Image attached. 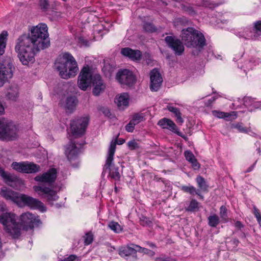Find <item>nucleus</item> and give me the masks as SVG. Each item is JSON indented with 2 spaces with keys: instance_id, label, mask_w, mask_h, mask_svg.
I'll return each instance as SVG.
<instances>
[{
  "instance_id": "1",
  "label": "nucleus",
  "mask_w": 261,
  "mask_h": 261,
  "mask_svg": "<svg viewBox=\"0 0 261 261\" xmlns=\"http://www.w3.org/2000/svg\"><path fill=\"white\" fill-rule=\"evenodd\" d=\"M47 30L46 24L39 23L32 27L30 35L23 34L17 39L15 49L23 65L33 63L36 54L50 46Z\"/></svg>"
},
{
  "instance_id": "2",
  "label": "nucleus",
  "mask_w": 261,
  "mask_h": 261,
  "mask_svg": "<svg viewBox=\"0 0 261 261\" xmlns=\"http://www.w3.org/2000/svg\"><path fill=\"white\" fill-rule=\"evenodd\" d=\"M0 195L6 200L11 201L19 206L27 205L32 208L38 209L42 212L46 211L45 206L40 200L25 194H19L6 187L1 188Z\"/></svg>"
},
{
  "instance_id": "3",
  "label": "nucleus",
  "mask_w": 261,
  "mask_h": 261,
  "mask_svg": "<svg viewBox=\"0 0 261 261\" xmlns=\"http://www.w3.org/2000/svg\"><path fill=\"white\" fill-rule=\"evenodd\" d=\"M92 83L94 85L93 94L95 96H98L106 88L100 75L95 74L92 76L90 67L84 66L78 77V86L80 89L85 91Z\"/></svg>"
},
{
  "instance_id": "4",
  "label": "nucleus",
  "mask_w": 261,
  "mask_h": 261,
  "mask_svg": "<svg viewBox=\"0 0 261 261\" xmlns=\"http://www.w3.org/2000/svg\"><path fill=\"white\" fill-rule=\"evenodd\" d=\"M55 67L61 77L64 79L74 77L79 70L76 60L69 53L59 55L56 60Z\"/></svg>"
},
{
  "instance_id": "5",
  "label": "nucleus",
  "mask_w": 261,
  "mask_h": 261,
  "mask_svg": "<svg viewBox=\"0 0 261 261\" xmlns=\"http://www.w3.org/2000/svg\"><path fill=\"white\" fill-rule=\"evenodd\" d=\"M17 216L7 212L5 205H0V223L4 226L6 231L13 239H18L20 236V229L16 222Z\"/></svg>"
},
{
  "instance_id": "6",
  "label": "nucleus",
  "mask_w": 261,
  "mask_h": 261,
  "mask_svg": "<svg viewBox=\"0 0 261 261\" xmlns=\"http://www.w3.org/2000/svg\"><path fill=\"white\" fill-rule=\"evenodd\" d=\"M182 41L187 47L197 48L199 50L206 44L204 35L193 28L189 27L181 31Z\"/></svg>"
},
{
  "instance_id": "7",
  "label": "nucleus",
  "mask_w": 261,
  "mask_h": 261,
  "mask_svg": "<svg viewBox=\"0 0 261 261\" xmlns=\"http://www.w3.org/2000/svg\"><path fill=\"white\" fill-rule=\"evenodd\" d=\"M115 149L116 143L112 142L109 146L107 158L103 168L102 174H105L107 172H108L111 178L116 181H119L121 177L120 174L119 172V167H115L112 165Z\"/></svg>"
},
{
  "instance_id": "8",
  "label": "nucleus",
  "mask_w": 261,
  "mask_h": 261,
  "mask_svg": "<svg viewBox=\"0 0 261 261\" xmlns=\"http://www.w3.org/2000/svg\"><path fill=\"white\" fill-rule=\"evenodd\" d=\"M17 127L4 118H0V140L13 141L18 137Z\"/></svg>"
},
{
  "instance_id": "9",
  "label": "nucleus",
  "mask_w": 261,
  "mask_h": 261,
  "mask_svg": "<svg viewBox=\"0 0 261 261\" xmlns=\"http://www.w3.org/2000/svg\"><path fill=\"white\" fill-rule=\"evenodd\" d=\"M253 27H246L236 32L240 38L245 40H255L261 36V21L254 22Z\"/></svg>"
},
{
  "instance_id": "10",
  "label": "nucleus",
  "mask_w": 261,
  "mask_h": 261,
  "mask_svg": "<svg viewBox=\"0 0 261 261\" xmlns=\"http://www.w3.org/2000/svg\"><path fill=\"white\" fill-rule=\"evenodd\" d=\"M89 124L88 117H79L72 120L70 122V130L72 136L77 138L83 136Z\"/></svg>"
},
{
  "instance_id": "11",
  "label": "nucleus",
  "mask_w": 261,
  "mask_h": 261,
  "mask_svg": "<svg viewBox=\"0 0 261 261\" xmlns=\"http://www.w3.org/2000/svg\"><path fill=\"white\" fill-rule=\"evenodd\" d=\"M85 144V141L83 139L79 142L71 140L66 147L65 154L73 167L76 166V162H72L77 160L78 155L81 152V149Z\"/></svg>"
},
{
  "instance_id": "12",
  "label": "nucleus",
  "mask_w": 261,
  "mask_h": 261,
  "mask_svg": "<svg viewBox=\"0 0 261 261\" xmlns=\"http://www.w3.org/2000/svg\"><path fill=\"white\" fill-rule=\"evenodd\" d=\"M20 221L21 222L20 224L17 222V221L16 222L19 224L20 229L21 226H22L23 229L25 230L32 229L35 226H38L41 223V221L38 216L29 212L22 214L20 216Z\"/></svg>"
},
{
  "instance_id": "13",
  "label": "nucleus",
  "mask_w": 261,
  "mask_h": 261,
  "mask_svg": "<svg viewBox=\"0 0 261 261\" xmlns=\"http://www.w3.org/2000/svg\"><path fill=\"white\" fill-rule=\"evenodd\" d=\"M116 79L122 87H131L136 82V77L130 70L120 69L116 74Z\"/></svg>"
},
{
  "instance_id": "14",
  "label": "nucleus",
  "mask_w": 261,
  "mask_h": 261,
  "mask_svg": "<svg viewBox=\"0 0 261 261\" xmlns=\"http://www.w3.org/2000/svg\"><path fill=\"white\" fill-rule=\"evenodd\" d=\"M15 67L10 61L0 62V87L12 78Z\"/></svg>"
},
{
  "instance_id": "15",
  "label": "nucleus",
  "mask_w": 261,
  "mask_h": 261,
  "mask_svg": "<svg viewBox=\"0 0 261 261\" xmlns=\"http://www.w3.org/2000/svg\"><path fill=\"white\" fill-rule=\"evenodd\" d=\"M34 190L43 198L46 199L47 202L53 205V202L59 199L57 192L52 189L44 186H34Z\"/></svg>"
},
{
  "instance_id": "16",
  "label": "nucleus",
  "mask_w": 261,
  "mask_h": 261,
  "mask_svg": "<svg viewBox=\"0 0 261 261\" xmlns=\"http://www.w3.org/2000/svg\"><path fill=\"white\" fill-rule=\"evenodd\" d=\"M11 167L18 172L25 173H34L40 170V166L33 163L14 162L12 164Z\"/></svg>"
},
{
  "instance_id": "17",
  "label": "nucleus",
  "mask_w": 261,
  "mask_h": 261,
  "mask_svg": "<svg viewBox=\"0 0 261 261\" xmlns=\"http://www.w3.org/2000/svg\"><path fill=\"white\" fill-rule=\"evenodd\" d=\"M165 41L176 55H181L185 51L182 41L176 38L174 36H167L165 38Z\"/></svg>"
},
{
  "instance_id": "18",
  "label": "nucleus",
  "mask_w": 261,
  "mask_h": 261,
  "mask_svg": "<svg viewBox=\"0 0 261 261\" xmlns=\"http://www.w3.org/2000/svg\"><path fill=\"white\" fill-rule=\"evenodd\" d=\"M57 171L54 168L49 169L46 172L37 175L34 180L36 181L46 183L50 185L54 183L57 177Z\"/></svg>"
},
{
  "instance_id": "19",
  "label": "nucleus",
  "mask_w": 261,
  "mask_h": 261,
  "mask_svg": "<svg viewBox=\"0 0 261 261\" xmlns=\"http://www.w3.org/2000/svg\"><path fill=\"white\" fill-rule=\"evenodd\" d=\"M150 89L152 91H158L162 84L163 79L157 68L152 69L150 73Z\"/></svg>"
},
{
  "instance_id": "20",
  "label": "nucleus",
  "mask_w": 261,
  "mask_h": 261,
  "mask_svg": "<svg viewBox=\"0 0 261 261\" xmlns=\"http://www.w3.org/2000/svg\"><path fill=\"white\" fill-rule=\"evenodd\" d=\"M121 54L134 61H139L142 56L140 50H134L129 47L122 48L121 50Z\"/></svg>"
},
{
  "instance_id": "21",
  "label": "nucleus",
  "mask_w": 261,
  "mask_h": 261,
  "mask_svg": "<svg viewBox=\"0 0 261 261\" xmlns=\"http://www.w3.org/2000/svg\"><path fill=\"white\" fill-rule=\"evenodd\" d=\"M132 244L130 245H128L125 246L121 247L119 248V254L121 257L126 259H127L128 257L130 256H135L136 257L137 248L132 246Z\"/></svg>"
},
{
  "instance_id": "22",
  "label": "nucleus",
  "mask_w": 261,
  "mask_h": 261,
  "mask_svg": "<svg viewBox=\"0 0 261 261\" xmlns=\"http://www.w3.org/2000/svg\"><path fill=\"white\" fill-rule=\"evenodd\" d=\"M158 125L164 129H168L176 133L178 135L181 136L179 132L177 130V127L175 123L169 119L164 118L161 119L158 122Z\"/></svg>"
},
{
  "instance_id": "23",
  "label": "nucleus",
  "mask_w": 261,
  "mask_h": 261,
  "mask_svg": "<svg viewBox=\"0 0 261 261\" xmlns=\"http://www.w3.org/2000/svg\"><path fill=\"white\" fill-rule=\"evenodd\" d=\"M213 116L218 118H223L226 121H230L236 119L237 118V112L231 111L229 113L223 112L217 110H213L212 111Z\"/></svg>"
},
{
  "instance_id": "24",
  "label": "nucleus",
  "mask_w": 261,
  "mask_h": 261,
  "mask_svg": "<svg viewBox=\"0 0 261 261\" xmlns=\"http://www.w3.org/2000/svg\"><path fill=\"white\" fill-rule=\"evenodd\" d=\"M184 155L187 161L191 164L192 168L194 170H199L200 168V164L198 162L195 155L190 150H186Z\"/></svg>"
},
{
  "instance_id": "25",
  "label": "nucleus",
  "mask_w": 261,
  "mask_h": 261,
  "mask_svg": "<svg viewBox=\"0 0 261 261\" xmlns=\"http://www.w3.org/2000/svg\"><path fill=\"white\" fill-rule=\"evenodd\" d=\"M244 105L250 111L253 109L258 108L260 104L259 102L255 101L254 98L250 97H245L243 98Z\"/></svg>"
},
{
  "instance_id": "26",
  "label": "nucleus",
  "mask_w": 261,
  "mask_h": 261,
  "mask_svg": "<svg viewBox=\"0 0 261 261\" xmlns=\"http://www.w3.org/2000/svg\"><path fill=\"white\" fill-rule=\"evenodd\" d=\"M78 100L75 96L67 97L66 100L65 108L69 113H72L74 110Z\"/></svg>"
},
{
  "instance_id": "27",
  "label": "nucleus",
  "mask_w": 261,
  "mask_h": 261,
  "mask_svg": "<svg viewBox=\"0 0 261 261\" xmlns=\"http://www.w3.org/2000/svg\"><path fill=\"white\" fill-rule=\"evenodd\" d=\"M181 190L185 193L190 194V195H194V194L197 195L199 197V198L201 200H203L204 197L201 194L199 190H197L193 186H183L181 187Z\"/></svg>"
},
{
  "instance_id": "28",
  "label": "nucleus",
  "mask_w": 261,
  "mask_h": 261,
  "mask_svg": "<svg viewBox=\"0 0 261 261\" xmlns=\"http://www.w3.org/2000/svg\"><path fill=\"white\" fill-rule=\"evenodd\" d=\"M116 103L119 108L122 106H128L129 103V95L128 94L124 93L121 94L117 98Z\"/></svg>"
},
{
  "instance_id": "29",
  "label": "nucleus",
  "mask_w": 261,
  "mask_h": 261,
  "mask_svg": "<svg viewBox=\"0 0 261 261\" xmlns=\"http://www.w3.org/2000/svg\"><path fill=\"white\" fill-rule=\"evenodd\" d=\"M167 110L174 114L175 116L176 117V121L177 123L181 124L184 122V120L181 116V114L179 109L171 106H167Z\"/></svg>"
},
{
  "instance_id": "30",
  "label": "nucleus",
  "mask_w": 261,
  "mask_h": 261,
  "mask_svg": "<svg viewBox=\"0 0 261 261\" xmlns=\"http://www.w3.org/2000/svg\"><path fill=\"white\" fill-rule=\"evenodd\" d=\"M196 181L200 191L205 192L207 191L208 185L206 180L201 176L198 175L196 178Z\"/></svg>"
},
{
  "instance_id": "31",
  "label": "nucleus",
  "mask_w": 261,
  "mask_h": 261,
  "mask_svg": "<svg viewBox=\"0 0 261 261\" xmlns=\"http://www.w3.org/2000/svg\"><path fill=\"white\" fill-rule=\"evenodd\" d=\"M0 175L6 183L12 182L15 180L14 176L2 168H0Z\"/></svg>"
},
{
  "instance_id": "32",
  "label": "nucleus",
  "mask_w": 261,
  "mask_h": 261,
  "mask_svg": "<svg viewBox=\"0 0 261 261\" xmlns=\"http://www.w3.org/2000/svg\"><path fill=\"white\" fill-rule=\"evenodd\" d=\"M115 68L114 66L110 64H105L102 68V70L105 75L107 77H111L114 72Z\"/></svg>"
},
{
  "instance_id": "33",
  "label": "nucleus",
  "mask_w": 261,
  "mask_h": 261,
  "mask_svg": "<svg viewBox=\"0 0 261 261\" xmlns=\"http://www.w3.org/2000/svg\"><path fill=\"white\" fill-rule=\"evenodd\" d=\"M181 10L188 15L194 16L197 14V11L190 4H181Z\"/></svg>"
},
{
  "instance_id": "34",
  "label": "nucleus",
  "mask_w": 261,
  "mask_h": 261,
  "mask_svg": "<svg viewBox=\"0 0 261 261\" xmlns=\"http://www.w3.org/2000/svg\"><path fill=\"white\" fill-rule=\"evenodd\" d=\"M108 227L116 233H119L123 230V227L118 222L114 221H110Z\"/></svg>"
},
{
  "instance_id": "35",
  "label": "nucleus",
  "mask_w": 261,
  "mask_h": 261,
  "mask_svg": "<svg viewBox=\"0 0 261 261\" xmlns=\"http://www.w3.org/2000/svg\"><path fill=\"white\" fill-rule=\"evenodd\" d=\"M208 224L212 227H216L220 223V218L216 214L210 216L208 218Z\"/></svg>"
},
{
  "instance_id": "36",
  "label": "nucleus",
  "mask_w": 261,
  "mask_h": 261,
  "mask_svg": "<svg viewBox=\"0 0 261 261\" xmlns=\"http://www.w3.org/2000/svg\"><path fill=\"white\" fill-rule=\"evenodd\" d=\"M132 245L135 247L136 248H137V252H138L147 254L150 257H152L155 255V252L153 251L149 250L147 248L142 247L139 245H136L134 244H132Z\"/></svg>"
},
{
  "instance_id": "37",
  "label": "nucleus",
  "mask_w": 261,
  "mask_h": 261,
  "mask_svg": "<svg viewBox=\"0 0 261 261\" xmlns=\"http://www.w3.org/2000/svg\"><path fill=\"white\" fill-rule=\"evenodd\" d=\"M220 216L224 223L228 222L227 209L225 205H222L220 208Z\"/></svg>"
},
{
  "instance_id": "38",
  "label": "nucleus",
  "mask_w": 261,
  "mask_h": 261,
  "mask_svg": "<svg viewBox=\"0 0 261 261\" xmlns=\"http://www.w3.org/2000/svg\"><path fill=\"white\" fill-rule=\"evenodd\" d=\"M231 128H234L238 130V132L240 133H248L247 128L246 127H244L243 124L241 122H237L232 123L230 125Z\"/></svg>"
},
{
  "instance_id": "39",
  "label": "nucleus",
  "mask_w": 261,
  "mask_h": 261,
  "mask_svg": "<svg viewBox=\"0 0 261 261\" xmlns=\"http://www.w3.org/2000/svg\"><path fill=\"white\" fill-rule=\"evenodd\" d=\"M198 202L194 199H192L188 206L186 207V211L188 212H194L198 210Z\"/></svg>"
},
{
  "instance_id": "40",
  "label": "nucleus",
  "mask_w": 261,
  "mask_h": 261,
  "mask_svg": "<svg viewBox=\"0 0 261 261\" xmlns=\"http://www.w3.org/2000/svg\"><path fill=\"white\" fill-rule=\"evenodd\" d=\"M143 28L145 32L148 33H154L157 31L156 28L151 22H144L143 25Z\"/></svg>"
},
{
  "instance_id": "41",
  "label": "nucleus",
  "mask_w": 261,
  "mask_h": 261,
  "mask_svg": "<svg viewBox=\"0 0 261 261\" xmlns=\"http://www.w3.org/2000/svg\"><path fill=\"white\" fill-rule=\"evenodd\" d=\"M8 35L7 31H4L0 34V48L5 50L6 46V39Z\"/></svg>"
},
{
  "instance_id": "42",
  "label": "nucleus",
  "mask_w": 261,
  "mask_h": 261,
  "mask_svg": "<svg viewBox=\"0 0 261 261\" xmlns=\"http://www.w3.org/2000/svg\"><path fill=\"white\" fill-rule=\"evenodd\" d=\"M39 6L42 11L46 12L50 7L49 0H39Z\"/></svg>"
},
{
  "instance_id": "43",
  "label": "nucleus",
  "mask_w": 261,
  "mask_h": 261,
  "mask_svg": "<svg viewBox=\"0 0 261 261\" xmlns=\"http://www.w3.org/2000/svg\"><path fill=\"white\" fill-rule=\"evenodd\" d=\"M84 243L85 245H89L91 244L94 240V236L92 232H87L85 235L83 237Z\"/></svg>"
},
{
  "instance_id": "44",
  "label": "nucleus",
  "mask_w": 261,
  "mask_h": 261,
  "mask_svg": "<svg viewBox=\"0 0 261 261\" xmlns=\"http://www.w3.org/2000/svg\"><path fill=\"white\" fill-rule=\"evenodd\" d=\"M18 95L17 90L10 89L7 93V96L10 100H15L18 97Z\"/></svg>"
},
{
  "instance_id": "45",
  "label": "nucleus",
  "mask_w": 261,
  "mask_h": 261,
  "mask_svg": "<svg viewBox=\"0 0 261 261\" xmlns=\"http://www.w3.org/2000/svg\"><path fill=\"white\" fill-rule=\"evenodd\" d=\"M140 224L143 226H150L152 224L149 218L143 215L140 217Z\"/></svg>"
},
{
  "instance_id": "46",
  "label": "nucleus",
  "mask_w": 261,
  "mask_h": 261,
  "mask_svg": "<svg viewBox=\"0 0 261 261\" xmlns=\"http://www.w3.org/2000/svg\"><path fill=\"white\" fill-rule=\"evenodd\" d=\"M143 120L144 116H143L142 114H136L133 116L131 120L132 121V122L135 123V124L137 125L140 122L143 121Z\"/></svg>"
},
{
  "instance_id": "47",
  "label": "nucleus",
  "mask_w": 261,
  "mask_h": 261,
  "mask_svg": "<svg viewBox=\"0 0 261 261\" xmlns=\"http://www.w3.org/2000/svg\"><path fill=\"white\" fill-rule=\"evenodd\" d=\"M202 4L203 6L210 9H214L220 5V4L215 3L210 1H203Z\"/></svg>"
},
{
  "instance_id": "48",
  "label": "nucleus",
  "mask_w": 261,
  "mask_h": 261,
  "mask_svg": "<svg viewBox=\"0 0 261 261\" xmlns=\"http://www.w3.org/2000/svg\"><path fill=\"white\" fill-rule=\"evenodd\" d=\"M135 125V123L132 122V121L130 120L125 126V130L127 132L132 133L134 131Z\"/></svg>"
},
{
  "instance_id": "49",
  "label": "nucleus",
  "mask_w": 261,
  "mask_h": 261,
  "mask_svg": "<svg viewBox=\"0 0 261 261\" xmlns=\"http://www.w3.org/2000/svg\"><path fill=\"white\" fill-rule=\"evenodd\" d=\"M154 261H177L175 258L170 257H157L154 259Z\"/></svg>"
},
{
  "instance_id": "50",
  "label": "nucleus",
  "mask_w": 261,
  "mask_h": 261,
  "mask_svg": "<svg viewBox=\"0 0 261 261\" xmlns=\"http://www.w3.org/2000/svg\"><path fill=\"white\" fill-rule=\"evenodd\" d=\"M127 144L129 148L131 149H135L138 147V144L135 140L129 141Z\"/></svg>"
},
{
  "instance_id": "51",
  "label": "nucleus",
  "mask_w": 261,
  "mask_h": 261,
  "mask_svg": "<svg viewBox=\"0 0 261 261\" xmlns=\"http://www.w3.org/2000/svg\"><path fill=\"white\" fill-rule=\"evenodd\" d=\"M216 96H213L205 102V106L207 107H211L212 103L216 100Z\"/></svg>"
},
{
  "instance_id": "52",
  "label": "nucleus",
  "mask_w": 261,
  "mask_h": 261,
  "mask_svg": "<svg viewBox=\"0 0 261 261\" xmlns=\"http://www.w3.org/2000/svg\"><path fill=\"white\" fill-rule=\"evenodd\" d=\"M234 226L238 230H241L242 228H243L244 225L240 221H237L234 223Z\"/></svg>"
},
{
  "instance_id": "53",
  "label": "nucleus",
  "mask_w": 261,
  "mask_h": 261,
  "mask_svg": "<svg viewBox=\"0 0 261 261\" xmlns=\"http://www.w3.org/2000/svg\"><path fill=\"white\" fill-rule=\"evenodd\" d=\"M77 258V256L76 255L71 254L68 257L64 258L62 261H74Z\"/></svg>"
},
{
  "instance_id": "54",
  "label": "nucleus",
  "mask_w": 261,
  "mask_h": 261,
  "mask_svg": "<svg viewBox=\"0 0 261 261\" xmlns=\"http://www.w3.org/2000/svg\"><path fill=\"white\" fill-rule=\"evenodd\" d=\"M103 114L107 117H110L111 115V112L109 109L107 108H102L101 109Z\"/></svg>"
},
{
  "instance_id": "55",
  "label": "nucleus",
  "mask_w": 261,
  "mask_h": 261,
  "mask_svg": "<svg viewBox=\"0 0 261 261\" xmlns=\"http://www.w3.org/2000/svg\"><path fill=\"white\" fill-rule=\"evenodd\" d=\"M112 142L114 143V142L112 141L111 143ZM114 142L116 143V144L122 145L125 142V140L122 138H120L118 140H116Z\"/></svg>"
},
{
  "instance_id": "56",
  "label": "nucleus",
  "mask_w": 261,
  "mask_h": 261,
  "mask_svg": "<svg viewBox=\"0 0 261 261\" xmlns=\"http://www.w3.org/2000/svg\"><path fill=\"white\" fill-rule=\"evenodd\" d=\"M256 162L257 161H255L254 163H253L251 166H250L247 170L246 171H245L246 173H248V172H251L253 169V168H254L255 166V164L256 163Z\"/></svg>"
},
{
  "instance_id": "57",
  "label": "nucleus",
  "mask_w": 261,
  "mask_h": 261,
  "mask_svg": "<svg viewBox=\"0 0 261 261\" xmlns=\"http://www.w3.org/2000/svg\"><path fill=\"white\" fill-rule=\"evenodd\" d=\"M146 244L149 246L150 247L152 248H156V246L155 245V244L152 242H149V241H147L146 242Z\"/></svg>"
},
{
  "instance_id": "58",
  "label": "nucleus",
  "mask_w": 261,
  "mask_h": 261,
  "mask_svg": "<svg viewBox=\"0 0 261 261\" xmlns=\"http://www.w3.org/2000/svg\"><path fill=\"white\" fill-rule=\"evenodd\" d=\"M255 217H256L259 226L261 227V215H260V214L256 215Z\"/></svg>"
},
{
  "instance_id": "59",
  "label": "nucleus",
  "mask_w": 261,
  "mask_h": 261,
  "mask_svg": "<svg viewBox=\"0 0 261 261\" xmlns=\"http://www.w3.org/2000/svg\"><path fill=\"white\" fill-rule=\"evenodd\" d=\"M253 210V214L255 216L260 214L258 210L255 206H254Z\"/></svg>"
},
{
  "instance_id": "60",
  "label": "nucleus",
  "mask_w": 261,
  "mask_h": 261,
  "mask_svg": "<svg viewBox=\"0 0 261 261\" xmlns=\"http://www.w3.org/2000/svg\"><path fill=\"white\" fill-rule=\"evenodd\" d=\"M5 111L4 108L1 102L0 101V115L4 114Z\"/></svg>"
},
{
  "instance_id": "61",
  "label": "nucleus",
  "mask_w": 261,
  "mask_h": 261,
  "mask_svg": "<svg viewBox=\"0 0 261 261\" xmlns=\"http://www.w3.org/2000/svg\"><path fill=\"white\" fill-rule=\"evenodd\" d=\"M241 232L240 234L239 235L240 238H241L242 239H245L246 238L245 233L242 230H241Z\"/></svg>"
},
{
  "instance_id": "62",
  "label": "nucleus",
  "mask_w": 261,
  "mask_h": 261,
  "mask_svg": "<svg viewBox=\"0 0 261 261\" xmlns=\"http://www.w3.org/2000/svg\"><path fill=\"white\" fill-rule=\"evenodd\" d=\"M233 244H234L236 246H237L238 244H239V241L237 239H234L233 240Z\"/></svg>"
},
{
  "instance_id": "63",
  "label": "nucleus",
  "mask_w": 261,
  "mask_h": 261,
  "mask_svg": "<svg viewBox=\"0 0 261 261\" xmlns=\"http://www.w3.org/2000/svg\"><path fill=\"white\" fill-rule=\"evenodd\" d=\"M5 256V253L1 251L0 252V258H3Z\"/></svg>"
},
{
  "instance_id": "64",
  "label": "nucleus",
  "mask_w": 261,
  "mask_h": 261,
  "mask_svg": "<svg viewBox=\"0 0 261 261\" xmlns=\"http://www.w3.org/2000/svg\"><path fill=\"white\" fill-rule=\"evenodd\" d=\"M114 190H115V192L116 193H117L119 191V190H118V188L117 187V186L116 185V184H115Z\"/></svg>"
}]
</instances>
